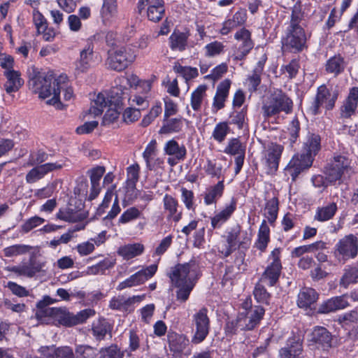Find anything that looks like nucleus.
I'll list each match as a JSON object with an SVG mask.
<instances>
[{"label":"nucleus","instance_id":"f257e3e1","mask_svg":"<svg viewBox=\"0 0 358 358\" xmlns=\"http://www.w3.org/2000/svg\"><path fill=\"white\" fill-rule=\"evenodd\" d=\"M169 276L172 285L178 289L177 299L185 302L199 277V266L194 261L178 264L171 268Z\"/></svg>","mask_w":358,"mask_h":358},{"label":"nucleus","instance_id":"f03ea898","mask_svg":"<svg viewBox=\"0 0 358 358\" xmlns=\"http://www.w3.org/2000/svg\"><path fill=\"white\" fill-rule=\"evenodd\" d=\"M29 89L34 94H38V97L45 99L52 95V98L46 101L48 105L55 106L57 109L62 108L60 101L61 87L60 83L52 73L34 72V75L29 78L28 82Z\"/></svg>","mask_w":358,"mask_h":358},{"label":"nucleus","instance_id":"7ed1b4c3","mask_svg":"<svg viewBox=\"0 0 358 358\" xmlns=\"http://www.w3.org/2000/svg\"><path fill=\"white\" fill-rule=\"evenodd\" d=\"M241 310L234 320L228 322L225 331L228 334H234L237 331H249L257 327L262 320L265 310L260 306H252V299L246 298L241 305Z\"/></svg>","mask_w":358,"mask_h":358},{"label":"nucleus","instance_id":"20e7f679","mask_svg":"<svg viewBox=\"0 0 358 358\" xmlns=\"http://www.w3.org/2000/svg\"><path fill=\"white\" fill-rule=\"evenodd\" d=\"M321 138L320 136H308L303 143L305 154L301 157H294L288 166L292 177H296L302 170L309 168L313 163V157L320 150Z\"/></svg>","mask_w":358,"mask_h":358},{"label":"nucleus","instance_id":"39448f33","mask_svg":"<svg viewBox=\"0 0 358 358\" xmlns=\"http://www.w3.org/2000/svg\"><path fill=\"white\" fill-rule=\"evenodd\" d=\"M108 55V68L119 72L127 69L136 59L133 50L124 46L109 50Z\"/></svg>","mask_w":358,"mask_h":358},{"label":"nucleus","instance_id":"423d86ee","mask_svg":"<svg viewBox=\"0 0 358 358\" xmlns=\"http://www.w3.org/2000/svg\"><path fill=\"white\" fill-rule=\"evenodd\" d=\"M357 253L358 238L354 234L345 236L334 246V256L343 264L348 260L355 258Z\"/></svg>","mask_w":358,"mask_h":358},{"label":"nucleus","instance_id":"0eeeda50","mask_svg":"<svg viewBox=\"0 0 358 358\" xmlns=\"http://www.w3.org/2000/svg\"><path fill=\"white\" fill-rule=\"evenodd\" d=\"M292 108V100L282 90L272 94L268 104L262 106L264 115L267 117L276 115L280 112L289 114Z\"/></svg>","mask_w":358,"mask_h":358},{"label":"nucleus","instance_id":"6e6552de","mask_svg":"<svg viewBox=\"0 0 358 358\" xmlns=\"http://www.w3.org/2000/svg\"><path fill=\"white\" fill-rule=\"evenodd\" d=\"M352 173L351 161L343 155H337L334 157L329 166L327 169V180L332 183L341 180L343 177L350 176Z\"/></svg>","mask_w":358,"mask_h":358},{"label":"nucleus","instance_id":"1a4fd4ad","mask_svg":"<svg viewBox=\"0 0 358 358\" xmlns=\"http://www.w3.org/2000/svg\"><path fill=\"white\" fill-rule=\"evenodd\" d=\"M94 314V310L90 308L85 309L76 315H73L65 308L55 307L53 320L54 322H57L63 326L71 327L84 322Z\"/></svg>","mask_w":358,"mask_h":358},{"label":"nucleus","instance_id":"9d476101","mask_svg":"<svg viewBox=\"0 0 358 358\" xmlns=\"http://www.w3.org/2000/svg\"><path fill=\"white\" fill-rule=\"evenodd\" d=\"M192 322L195 327V331L192 338V343L199 344L203 341L209 334L210 319L208 316L207 308H202L194 314Z\"/></svg>","mask_w":358,"mask_h":358},{"label":"nucleus","instance_id":"9b49d317","mask_svg":"<svg viewBox=\"0 0 358 358\" xmlns=\"http://www.w3.org/2000/svg\"><path fill=\"white\" fill-rule=\"evenodd\" d=\"M281 250L280 248H275L269 256L270 263L262 274L261 281L273 286L279 279L282 264L280 262Z\"/></svg>","mask_w":358,"mask_h":358},{"label":"nucleus","instance_id":"f8f14e48","mask_svg":"<svg viewBox=\"0 0 358 358\" xmlns=\"http://www.w3.org/2000/svg\"><path fill=\"white\" fill-rule=\"evenodd\" d=\"M338 92L334 91L331 93L326 85H322L317 88V94L309 110L312 115H315L320 113V108L325 103L327 110H331L335 105V102L338 99Z\"/></svg>","mask_w":358,"mask_h":358},{"label":"nucleus","instance_id":"ddd939ff","mask_svg":"<svg viewBox=\"0 0 358 358\" xmlns=\"http://www.w3.org/2000/svg\"><path fill=\"white\" fill-rule=\"evenodd\" d=\"M306 36L302 27L288 29L286 37L282 41L283 48L294 52H299L306 45Z\"/></svg>","mask_w":358,"mask_h":358},{"label":"nucleus","instance_id":"4468645a","mask_svg":"<svg viewBox=\"0 0 358 358\" xmlns=\"http://www.w3.org/2000/svg\"><path fill=\"white\" fill-rule=\"evenodd\" d=\"M157 271V265L152 264L145 268L135 273L124 281L119 283L117 290H122L126 288L132 287L143 284L151 278Z\"/></svg>","mask_w":358,"mask_h":358},{"label":"nucleus","instance_id":"2eb2a0df","mask_svg":"<svg viewBox=\"0 0 358 358\" xmlns=\"http://www.w3.org/2000/svg\"><path fill=\"white\" fill-rule=\"evenodd\" d=\"M283 150V145L275 143H271L268 145L264 157L267 173L273 174L278 170Z\"/></svg>","mask_w":358,"mask_h":358},{"label":"nucleus","instance_id":"dca6fc26","mask_svg":"<svg viewBox=\"0 0 358 358\" xmlns=\"http://www.w3.org/2000/svg\"><path fill=\"white\" fill-rule=\"evenodd\" d=\"M311 341L315 343L316 349L321 350L324 355H327L332 347V336L326 328L322 327H315L313 329Z\"/></svg>","mask_w":358,"mask_h":358},{"label":"nucleus","instance_id":"f3484780","mask_svg":"<svg viewBox=\"0 0 358 358\" xmlns=\"http://www.w3.org/2000/svg\"><path fill=\"white\" fill-rule=\"evenodd\" d=\"M144 298L145 295H136L131 297L118 295L111 299L109 307L113 310L122 312H131L135 308V303H140Z\"/></svg>","mask_w":358,"mask_h":358},{"label":"nucleus","instance_id":"a211bd4d","mask_svg":"<svg viewBox=\"0 0 358 358\" xmlns=\"http://www.w3.org/2000/svg\"><path fill=\"white\" fill-rule=\"evenodd\" d=\"M157 142L155 140H152L143 152L146 167L150 171L157 168H162L164 163L163 158L157 157Z\"/></svg>","mask_w":358,"mask_h":358},{"label":"nucleus","instance_id":"6ab92c4d","mask_svg":"<svg viewBox=\"0 0 358 358\" xmlns=\"http://www.w3.org/2000/svg\"><path fill=\"white\" fill-rule=\"evenodd\" d=\"M241 234V227L236 226L227 233L224 236L226 243L219 248V251L224 257L229 256L233 251L238 248V238Z\"/></svg>","mask_w":358,"mask_h":358},{"label":"nucleus","instance_id":"aec40b11","mask_svg":"<svg viewBox=\"0 0 358 358\" xmlns=\"http://www.w3.org/2000/svg\"><path fill=\"white\" fill-rule=\"evenodd\" d=\"M279 358H303L301 341L294 338L287 341V346L279 351Z\"/></svg>","mask_w":358,"mask_h":358},{"label":"nucleus","instance_id":"412c9836","mask_svg":"<svg viewBox=\"0 0 358 358\" xmlns=\"http://www.w3.org/2000/svg\"><path fill=\"white\" fill-rule=\"evenodd\" d=\"M349 302L345 295L332 297L324 301L318 308V313L322 314L329 313L349 306Z\"/></svg>","mask_w":358,"mask_h":358},{"label":"nucleus","instance_id":"4be33fe9","mask_svg":"<svg viewBox=\"0 0 358 358\" xmlns=\"http://www.w3.org/2000/svg\"><path fill=\"white\" fill-rule=\"evenodd\" d=\"M44 266V262L31 259L29 264L13 266L10 269V271L20 275L33 277L36 273L41 271Z\"/></svg>","mask_w":358,"mask_h":358},{"label":"nucleus","instance_id":"5701e85b","mask_svg":"<svg viewBox=\"0 0 358 358\" xmlns=\"http://www.w3.org/2000/svg\"><path fill=\"white\" fill-rule=\"evenodd\" d=\"M236 209V200L231 199L230 202L215 216L211 217V226L213 229L220 228L226 222Z\"/></svg>","mask_w":358,"mask_h":358},{"label":"nucleus","instance_id":"b1692460","mask_svg":"<svg viewBox=\"0 0 358 358\" xmlns=\"http://www.w3.org/2000/svg\"><path fill=\"white\" fill-rule=\"evenodd\" d=\"M3 75L7 79L3 85V88L8 94L17 92L24 85V80L17 71H5Z\"/></svg>","mask_w":358,"mask_h":358},{"label":"nucleus","instance_id":"393cba45","mask_svg":"<svg viewBox=\"0 0 358 358\" xmlns=\"http://www.w3.org/2000/svg\"><path fill=\"white\" fill-rule=\"evenodd\" d=\"M231 84V80L227 78L217 85L213 103V107L217 110H221L224 107V102L229 96Z\"/></svg>","mask_w":358,"mask_h":358},{"label":"nucleus","instance_id":"a878e982","mask_svg":"<svg viewBox=\"0 0 358 358\" xmlns=\"http://www.w3.org/2000/svg\"><path fill=\"white\" fill-rule=\"evenodd\" d=\"M163 204L165 211L167 213V220L178 222L182 218V211L178 210V202L172 196L165 194L163 198Z\"/></svg>","mask_w":358,"mask_h":358},{"label":"nucleus","instance_id":"bb28decb","mask_svg":"<svg viewBox=\"0 0 358 358\" xmlns=\"http://www.w3.org/2000/svg\"><path fill=\"white\" fill-rule=\"evenodd\" d=\"M317 292L313 288H302L297 296V306L301 308L307 309L311 308L318 299Z\"/></svg>","mask_w":358,"mask_h":358},{"label":"nucleus","instance_id":"cd10ccee","mask_svg":"<svg viewBox=\"0 0 358 358\" xmlns=\"http://www.w3.org/2000/svg\"><path fill=\"white\" fill-rule=\"evenodd\" d=\"M358 104V87H353L341 107V114L344 117H350L356 110Z\"/></svg>","mask_w":358,"mask_h":358},{"label":"nucleus","instance_id":"c85d7f7f","mask_svg":"<svg viewBox=\"0 0 358 358\" xmlns=\"http://www.w3.org/2000/svg\"><path fill=\"white\" fill-rule=\"evenodd\" d=\"M93 57V47L88 44L83 50L80 51V59L75 63V70L77 73L86 72L90 66V62Z\"/></svg>","mask_w":358,"mask_h":358},{"label":"nucleus","instance_id":"c756f323","mask_svg":"<svg viewBox=\"0 0 358 358\" xmlns=\"http://www.w3.org/2000/svg\"><path fill=\"white\" fill-rule=\"evenodd\" d=\"M144 245L135 243L120 246L117 252L125 260H129L141 255L144 252Z\"/></svg>","mask_w":358,"mask_h":358},{"label":"nucleus","instance_id":"7c9ffc66","mask_svg":"<svg viewBox=\"0 0 358 358\" xmlns=\"http://www.w3.org/2000/svg\"><path fill=\"white\" fill-rule=\"evenodd\" d=\"M270 242V229L266 221L263 220L260 224L255 247L261 252H264Z\"/></svg>","mask_w":358,"mask_h":358},{"label":"nucleus","instance_id":"2f4dec72","mask_svg":"<svg viewBox=\"0 0 358 358\" xmlns=\"http://www.w3.org/2000/svg\"><path fill=\"white\" fill-rule=\"evenodd\" d=\"M168 340L169 348L174 353L183 352L189 344V340L185 336L176 333L169 334Z\"/></svg>","mask_w":358,"mask_h":358},{"label":"nucleus","instance_id":"473e14b6","mask_svg":"<svg viewBox=\"0 0 358 358\" xmlns=\"http://www.w3.org/2000/svg\"><path fill=\"white\" fill-rule=\"evenodd\" d=\"M337 209V205L334 202H331L322 207H318L315 211L314 220L319 222L328 221L333 218Z\"/></svg>","mask_w":358,"mask_h":358},{"label":"nucleus","instance_id":"72a5a7b5","mask_svg":"<svg viewBox=\"0 0 358 358\" xmlns=\"http://www.w3.org/2000/svg\"><path fill=\"white\" fill-rule=\"evenodd\" d=\"M223 180L219 181L216 185L208 188L205 192L204 203L206 205H211L216 203L223 194L224 191Z\"/></svg>","mask_w":358,"mask_h":358},{"label":"nucleus","instance_id":"f704fd0d","mask_svg":"<svg viewBox=\"0 0 358 358\" xmlns=\"http://www.w3.org/2000/svg\"><path fill=\"white\" fill-rule=\"evenodd\" d=\"M43 302H38V310L36 313V317L41 324L54 323L53 317L55 307L43 306Z\"/></svg>","mask_w":358,"mask_h":358},{"label":"nucleus","instance_id":"c9c22d12","mask_svg":"<svg viewBox=\"0 0 358 358\" xmlns=\"http://www.w3.org/2000/svg\"><path fill=\"white\" fill-rule=\"evenodd\" d=\"M238 41H242V44L238 47V50L244 51L245 53H249L254 47V43L251 39V33L245 28H242L238 31L234 36Z\"/></svg>","mask_w":358,"mask_h":358},{"label":"nucleus","instance_id":"e433bc0d","mask_svg":"<svg viewBox=\"0 0 358 358\" xmlns=\"http://www.w3.org/2000/svg\"><path fill=\"white\" fill-rule=\"evenodd\" d=\"M357 282H358V264L346 266L340 280V285L347 288L350 284Z\"/></svg>","mask_w":358,"mask_h":358},{"label":"nucleus","instance_id":"4c0bfd02","mask_svg":"<svg viewBox=\"0 0 358 358\" xmlns=\"http://www.w3.org/2000/svg\"><path fill=\"white\" fill-rule=\"evenodd\" d=\"M346 66L344 58L341 55H335L327 60L326 71L328 73L338 76L341 73Z\"/></svg>","mask_w":358,"mask_h":358},{"label":"nucleus","instance_id":"58836bf2","mask_svg":"<svg viewBox=\"0 0 358 358\" xmlns=\"http://www.w3.org/2000/svg\"><path fill=\"white\" fill-rule=\"evenodd\" d=\"M123 95L124 91L121 86L112 87L107 98L109 107H117L120 109H123Z\"/></svg>","mask_w":358,"mask_h":358},{"label":"nucleus","instance_id":"ea45409f","mask_svg":"<svg viewBox=\"0 0 358 358\" xmlns=\"http://www.w3.org/2000/svg\"><path fill=\"white\" fill-rule=\"evenodd\" d=\"M164 150L166 155L174 156L178 159H183L186 155L185 146L180 145L173 140L169 141L165 144Z\"/></svg>","mask_w":358,"mask_h":358},{"label":"nucleus","instance_id":"a19ab883","mask_svg":"<svg viewBox=\"0 0 358 358\" xmlns=\"http://www.w3.org/2000/svg\"><path fill=\"white\" fill-rule=\"evenodd\" d=\"M142 210H140L136 206H131L122 213L118 219V224H126L142 217Z\"/></svg>","mask_w":358,"mask_h":358},{"label":"nucleus","instance_id":"79ce46f5","mask_svg":"<svg viewBox=\"0 0 358 358\" xmlns=\"http://www.w3.org/2000/svg\"><path fill=\"white\" fill-rule=\"evenodd\" d=\"M114 260L106 258L98 264L88 266L85 271L87 275H102L105 271L114 266Z\"/></svg>","mask_w":358,"mask_h":358},{"label":"nucleus","instance_id":"37998d69","mask_svg":"<svg viewBox=\"0 0 358 358\" xmlns=\"http://www.w3.org/2000/svg\"><path fill=\"white\" fill-rule=\"evenodd\" d=\"M169 40L170 47L172 50L178 49L180 51H182L187 46V36L183 32L174 31L171 35Z\"/></svg>","mask_w":358,"mask_h":358},{"label":"nucleus","instance_id":"c03bdc74","mask_svg":"<svg viewBox=\"0 0 358 358\" xmlns=\"http://www.w3.org/2000/svg\"><path fill=\"white\" fill-rule=\"evenodd\" d=\"M278 200L273 197L266 203L264 208V216L268 219V222L273 223L278 216Z\"/></svg>","mask_w":358,"mask_h":358},{"label":"nucleus","instance_id":"a18cd8bd","mask_svg":"<svg viewBox=\"0 0 358 358\" xmlns=\"http://www.w3.org/2000/svg\"><path fill=\"white\" fill-rule=\"evenodd\" d=\"M207 88L206 85H201L192 92L191 96V106L194 110L197 111L200 109L203 97L206 94Z\"/></svg>","mask_w":358,"mask_h":358},{"label":"nucleus","instance_id":"49530a36","mask_svg":"<svg viewBox=\"0 0 358 358\" xmlns=\"http://www.w3.org/2000/svg\"><path fill=\"white\" fill-rule=\"evenodd\" d=\"M31 249V247L24 244H16L3 249L4 256L12 257L27 253Z\"/></svg>","mask_w":358,"mask_h":358},{"label":"nucleus","instance_id":"de8ad7c7","mask_svg":"<svg viewBox=\"0 0 358 358\" xmlns=\"http://www.w3.org/2000/svg\"><path fill=\"white\" fill-rule=\"evenodd\" d=\"M173 70L176 73L181 74L186 80L193 79L199 75L196 68L183 66L178 62L175 63Z\"/></svg>","mask_w":358,"mask_h":358},{"label":"nucleus","instance_id":"09e8293b","mask_svg":"<svg viewBox=\"0 0 358 358\" xmlns=\"http://www.w3.org/2000/svg\"><path fill=\"white\" fill-rule=\"evenodd\" d=\"M56 217L59 220L68 222H77L83 219L80 214L72 209H60L57 213Z\"/></svg>","mask_w":358,"mask_h":358},{"label":"nucleus","instance_id":"8fccbe9b","mask_svg":"<svg viewBox=\"0 0 358 358\" xmlns=\"http://www.w3.org/2000/svg\"><path fill=\"white\" fill-rule=\"evenodd\" d=\"M245 146L238 138H232L224 152L231 155L238 156L245 154Z\"/></svg>","mask_w":358,"mask_h":358},{"label":"nucleus","instance_id":"3c124183","mask_svg":"<svg viewBox=\"0 0 358 358\" xmlns=\"http://www.w3.org/2000/svg\"><path fill=\"white\" fill-rule=\"evenodd\" d=\"M124 352L117 345H110L101 348L99 352L98 358H123Z\"/></svg>","mask_w":358,"mask_h":358},{"label":"nucleus","instance_id":"603ef678","mask_svg":"<svg viewBox=\"0 0 358 358\" xmlns=\"http://www.w3.org/2000/svg\"><path fill=\"white\" fill-rule=\"evenodd\" d=\"M117 13L116 0H104L101 8V15L103 20H109Z\"/></svg>","mask_w":358,"mask_h":358},{"label":"nucleus","instance_id":"864d4df0","mask_svg":"<svg viewBox=\"0 0 358 358\" xmlns=\"http://www.w3.org/2000/svg\"><path fill=\"white\" fill-rule=\"evenodd\" d=\"M76 358H95L96 350L90 345H80L76 348Z\"/></svg>","mask_w":358,"mask_h":358},{"label":"nucleus","instance_id":"5fc2aeb1","mask_svg":"<svg viewBox=\"0 0 358 358\" xmlns=\"http://www.w3.org/2000/svg\"><path fill=\"white\" fill-rule=\"evenodd\" d=\"M167 122L166 124L161 128L160 133H172V132H179L181 129L182 122L180 119L178 118H173L171 120H167Z\"/></svg>","mask_w":358,"mask_h":358},{"label":"nucleus","instance_id":"6e6d98bb","mask_svg":"<svg viewBox=\"0 0 358 358\" xmlns=\"http://www.w3.org/2000/svg\"><path fill=\"white\" fill-rule=\"evenodd\" d=\"M44 222L45 219L38 216H34L27 220L21 226V229L24 233L27 234Z\"/></svg>","mask_w":358,"mask_h":358},{"label":"nucleus","instance_id":"4d7b16f0","mask_svg":"<svg viewBox=\"0 0 358 358\" xmlns=\"http://www.w3.org/2000/svg\"><path fill=\"white\" fill-rule=\"evenodd\" d=\"M162 112V108L160 103L156 104L150 109L149 113L144 116L141 125L143 127H148Z\"/></svg>","mask_w":358,"mask_h":358},{"label":"nucleus","instance_id":"13d9d810","mask_svg":"<svg viewBox=\"0 0 358 358\" xmlns=\"http://www.w3.org/2000/svg\"><path fill=\"white\" fill-rule=\"evenodd\" d=\"M181 199L185 207L188 210H194L195 205L194 201V193L192 191L187 189L185 187L181 188Z\"/></svg>","mask_w":358,"mask_h":358},{"label":"nucleus","instance_id":"bf43d9fd","mask_svg":"<svg viewBox=\"0 0 358 358\" xmlns=\"http://www.w3.org/2000/svg\"><path fill=\"white\" fill-rule=\"evenodd\" d=\"M224 45L219 41H213L207 44L205 47L206 50V56L207 57H214L215 55H220L224 50Z\"/></svg>","mask_w":358,"mask_h":358},{"label":"nucleus","instance_id":"052dcab7","mask_svg":"<svg viewBox=\"0 0 358 358\" xmlns=\"http://www.w3.org/2000/svg\"><path fill=\"white\" fill-rule=\"evenodd\" d=\"M48 155L43 150H39L36 152H31L29 155L28 165L34 166L40 164L48 159Z\"/></svg>","mask_w":358,"mask_h":358},{"label":"nucleus","instance_id":"680f3d73","mask_svg":"<svg viewBox=\"0 0 358 358\" xmlns=\"http://www.w3.org/2000/svg\"><path fill=\"white\" fill-rule=\"evenodd\" d=\"M122 110V109L117 107H109L103 116L102 124L106 125L115 121L119 117Z\"/></svg>","mask_w":358,"mask_h":358},{"label":"nucleus","instance_id":"e2e57ef3","mask_svg":"<svg viewBox=\"0 0 358 358\" xmlns=\"http://www.w3.org/2000/svg\"><path fill=\"white\" fill-rule=\"evenodd\" d=\"M108 331V324L105 322H98L94 324L92 332L94 336L98 340L103 339Z\"/></svg>","mask_w":358,"mask_h":358},{"label":"nucleus","instance_id":"0e129e2a","mask_svg":"<svg viewBox=\"0 0 358 358\" xmlns=\"http://www.w3.org/2000/svg\"><path fill=\"white\" fill-rule=\"evenodd\" d=\"M106 169L102 166H97L90 169L87 173L90 176V183L99 184L100 180L103 176Z\"/></svg>","mask_w":358,"mask_h":358},{"label":"nucleus","instance_id":"69168bd1","mask_svg":"<svg viewBox=\"0 0 358 358\" xmlns=\"http://www.w3.org/2000/svg\"><path fill=\"white\" fill-rule=\"evenodd\" d=\"M254 296L256 300L260 303H267L270 297L269 293L260 283L256 285L254 289Z\"/></svg>","mask_w":358,"mask_h":358},{"label":"nucleus","instance_id":"338daca9","mask_svg":"<svg viewBox=\"0 0 358 358\" xmlns=\"http://www.w3.org/2000/svg\"><path fill=\"white\" fill-rule=\"evenodd\" d=\"M76 249L81 257H84L92 253L95 250V247H94V243L89 239L87 241L78 244Z\"/></svg>","mask_w":358,"mask_h":358},{"label":"nucleus","instance_id":"774afa93","mask_svg":"<svg viewBox=\"0 0 358 358\" xmlns=\"http://www.w3.org/2000/svg\"><path fill=\"white\" fill-rule=\"evenodd\" d=\"M140 117V110L133 108H127L122 114L123 120L126 123L134 122L138 120Z\"/></svg>","mask_w":358,"mask_h":358}]
</instances>
